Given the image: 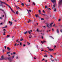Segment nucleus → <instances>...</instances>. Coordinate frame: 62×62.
Listing matches in <instances>:
<instances>
[{
	"label": "nucleus",
	"mask_w": 62,
	"mask_h": 62,
	"mask_svg": "<svg viewBox=\"0 0 62 62\" xmlns=\"http://www.w3.org/2000/svg\"><path fill=\"white\" fill-rule=\"evenodd\" d=\"M51 1L54 4V5H53V8L52 7V8L53 9H54V11L55 12L56 11V8H55V6L56 5V4L55 3V0H51Z\"/></svg>",
	"instance_id": "1"
},
{
	"label": "nucleus",
	"mask_w": 62,
	"mask_h": 62,
	"mask_svg": "<svg viewBox=\"0 0 62 62\" xmlns=\"http://www.w3.org/2000/svg\"><path fill=\"white\" fill-rule=\"evenodd\" d=\"M53 23H51V24H50V25H49V24L48 23H46V27H48V28H51L50 27H52V24H53Z\"/></svg>",
	"instance_id": "2"
},
{
	"label": "nucleus",
	"mask_w": 62,
	"mask_h": 62,
	"mask_svg": "<svg viewBox=\"0 0 62 62\" xmlns=\"http://www.w3.org/2000/svg\"><path fill=\"white\" fill-rule=\"evenodd\" d=\"M62 0H60L59 1V5L62 6Z\"/></svg>",
	"instance_id": "3"
},
{
	"label": "nucleus",
	"mask_w": 62,
	"mask_h": 62,
	"mask_svg": "<svg viewBox=\"0 0 62 62\" xmlns=\"http://www.w3.org/2000/svg\"><path fill=\"white\" fill-rule=\"evenodd\" d=\"M0 2L1 3V4H0V6H2L3 5L2 4L3 3V4H5V5H6V4H7V3H6L4 2H2L0 0Z\"/></svg>",
	"instance_id": "4"
},
{
	"label": "nucleus",
	"mask_w": 62,
	"mask_h": 62,
	"mask_svg": "<svg viewBox=\"0 0 62 62\" xmlns=\"http://www.w3.org/2000/svg\"><path fill=\"white\" fill-rule=\"evenodd\" d=\"M1 60H6L7 59V58H4V56H2L1 57V59H0Z\"/></svg>",
	"instance_id": "5"
},
{
	"label": "nucleus",
	"mask_w": 62,
	"mask_h": 62,
	"mask_svg": "<svg viewBox=\"0 0 62 62\" xmlns=\"http://www.w3.org/2000/svg\"><path fill=\"white\" fill-rule=\"evenodd\" d=\"M56 32L57 33H58V34H59V30L58 29H57L56 30Z\"/></svg>",
	"instance_id": "6"
},
{
	"label": "nucleus",
	"mask_w": 62,
	"mask_h": 62,
	"mask_svg": "<svg viewBox=\"0 0 62 62\" xmlns=\"http://www.w3.org/2000/svg\"><path fill=\"white\" fill-rule=\"evenodd\" d=\"M6 5H7V6H8V7H9V8H10V9H11V8L8 5V4H6Z\"/></svg>",
	"instance_id": "7"
},
{
	"label": "nucleus",
	"mask_w": 62,
	"mask_h": 62,
	"mask_svg": "<svg viewBox=\"0 0 62 62\" xmlns=\"http://www.w3.org/2000/svg\"><path fill=\"white\" fill-rule=\"evenodd\" d=\"M28 32L29 33V34H31V33H31V32L30 31H28Z\"/></svg>",
	"instance_id": "8"
},
{
	"label": "nucleus",
	"mask_w": 62,
	"mask_h": 62,
	"mask_svg": "<svg viewBox=\"0 0 62 62\" xmlns=\"http://www.w3.org/2000/svg\"><path fill=\"white\" fill-rule=\"evenodd\" d=\"M8 60H11V59H12L10 57H8Z\"/></svg>",
	"instance_id": "9"
},
{
	"label": "nucleus",
	"mask_w": 62,
	"mask_h": 62,
	"mask_svg": "<svg viewBox=\"0 0 62 62\" xmlns=\"http://www.w3.org/2000/svg\"><path fill=\"white\" fill-rule=\"evenodd\" d=\"M48 49L50 51H53L54 50L53 49H51V48H48Z\"/></svg>",
	"instance_id": "10"
},
{
	"label": "nucleus",
	"mask_w": 62,
	"mask_h": 62,
	"mask_svg": "<svg viewBox=\"0 0 62 62\" xmlns=\"http://www.w3.org/2000/svg\"><path fill=\"white\" fill-rule=\"evenodd\" d=\"M9 23H10V25H12V22H11L10 21H9Z\"/></svg>",
	"instance_id": "11"
},
{
	"label": "nucleus",
	"mask_w": 62,
	"mask_h": 62,
	"mask_svg": "<svg viewBox=\"0 0 62 62\" xmlns=\"http://www.w3.org/2000/svg\"><path fill=\"white\" fill-rule=\"evenodd\" d=\"M16 8H17V9H20V10H21V8H19V7H17L16 6Z\"/></svg>",
	"instance_id": "12"
},
{
	"label": "nucleus",
	"mask_w": 62,
	"mask_h": 62,
	"mask_svg": "<svg viewBox=\"0 0 62 62\" xmlns=\"http://www.w3.org/2000/svg\"><path fill=\"white\" fill-rule=\"evenodd\" d=\"M39 14H41V11H40V10H39Z\"/></svg>",
	"instance_id": "13"
},
{
	"label": "nucleus",
	"mask_w": 62,
	"mask_h": 62,
	"mask_svg": "<svg viewBox=\"0 0 62 62\" xmlns=\"http://www.w3.org/2000/svg\"><path fill=\"white\" fill-rule=\"evenodd\" d=\"M27 10V11L28 12V13L29 14V11H30V12H31V11L30 10H29V11H28V10Z\"/></svg>",
	"instance_id": "14"
},
{
	"label": "nucleus",
	"mask_w": 62,
	"mask_h": 62,
	"mask_svg": "<svg viewBox=\"0 0 62 62\" xmlns=\"http://www.w3.org/2000/svg\"><path fill=\"white\" fill-rule=\"evenodd\" d=\"M23 38H21L20 39V41H23Z\"/></svg>",
	"instance_id": "15"
},
{
	"label": "nucleus",
	"mask_w": 62,
	"mask_h": 62,
	"mask_svg": "<svg viewBox=\"0 0 62 62\" xmlns=\"http://www.w3.org/2000/svg\"><path fill=\"white\" fill-rule=\"evenodd\" d=\"M10 37V35H8L7 36V38H9V37Z\"/></svg>",
	"instance_id": "16"
},
{
	"label": "nucleus",
	"mask_w": 62,
	"mask_h": 62,
	"mask_svg": "<svg viewBox=\"0 0 62 62\" xmlns=\"http://www.w3.org/2000/svg\"><path fill=\"white\" fill-rule=\"evenodd\" d=\"M41 42L42 43V44H43V43L44 42H46V41H44L43 42L41 41Z\"/></svg>",
	"instance_id": "17"
},
{
	"label": "nucleus",
	"mask_w": 62,
	"mask_h": 62,
	"mask_svg": "<svg viewBox=\"0 0 62 62\" xmlns=\"http://www.w3.org/2000/svg\"><path fill=\"white\" fill-rule=\"evenodd\" d=\"M28 32L27 31H26L25 32H24V34H27V33Z\"/></svg>",
	"instance_id": "18"
},
{
	"label": "nucleus",
	"mask_w": 62,
	"mask_h": 62,
	"mask_svg": "<svg viewBox=\"0 0 62 62\" xmlns=\"http://www.w3.org/2000/svg\"><path fill=\"white\" fill-rule=\"evenodd\" d=\"M35 16L36 17H39V16H38V15H35Z\"/></svg>",
	"instance_id": "19"
},
{
	"label": "nucleus",
	"mask_w": 62,
	"mask_h": 62,
	"mask_svg": "<svg viewBox=\"0 0 62 62\" xmlns=\"http://www.w3.org/2000/svg\"><path fill=\"white\" fill-rule=\"evenodd\" d=\"M16 14H18V11H17L16 12Z\"/></svg>",
	"instance_id": "20"
},
{
	"label": "nucleus",
	"mask_w": 62,
	"mask_h": 62,
	"mask_svg": "<svg viewBox=\"0 0 62 62\" xmlns=\"http://www.w3.org/2000/svg\"><path fill=\"white\" fill-rule=\"evenodd\" d=\"M46 8H48V7H47V6L46 5L45 6V8L46 9Z\"/></svg>",
	"instance_id": "21"
},
{
	"label": "nucleus",
	"mask_w": 62,
	"mask_h": 62,
	"mask_svg": "<svg viewBox=\"0 0 62 62\" xmlns=\"http://www.w3.org/2000/svg\"><path fill=\"white\" fill-rule=\"evenodd\" d=\"M14 58V56H12V58H11V59H13V58Z\"/></svg>",
	"instance_id": "22"
},
{
	"label": "nucleus",
	"mask_w": 62,
	"mask_h": 62,
	"mask_svg": "<svg viewBox=\"0 0 62 62\" xmlns=\"http://www.w3.org/2000/svg\"><path fill=\"white\" fill-rule=\"evenodd\" d=\"M31 21V20L30 19L29 20V21L28 22V23H29V22Z\"/></svg>",
	"instance_id": "23"
},
{
	"label": "nucleus",
	"mask_w": 62,
	"mask_h": 62,
	"mask_svg": "<svg viewBox=\"0 0 62 62\" xmlns=\"http://www.w3.org/2000/svg\"><path fill=\"white\" fill-rule=\"evenodd\" d=\"M49 37H50L51 38H52V39H54L53 38V37H52V36H50Z\"/></svg>",
	"instance_id": "24"
},
{
	"label": "nucleus",
	"mask_w": 62,
	"mask_h": 62,
	"mask_svg": "<svg viewBox=\"0 0 62 62\" xmlns=\"http://www.w3.org/2000/svg\"><path fill=\"white\" fill-rule=\"evenodd\" d=\"M7 27V26H6L5 27H2V28H6V27Z\"/></svg>",
	"instance_id": "25"
},
{
	"label": "nucleus",
	"mask_w": 62,
	"mask_h": 62,
	"mask_svg": "<svg viewBox=\"0 0 62 62\" xmlns=\"http://www.w3.org/2000/svg\"><path fill=\"white\" fill-rule=\"evenodd\" d=\"M21 5L22 6H24V4L23 3H21Z\"/></svg>",
	"instance_id": "26"
},
{
	"label": "nucleus",
	"mask_w": 62,
	"mask_h": 62,
	"mask_svg": "<svg viewBox=\"0 0 62 62\" xmlns=\"http://www.w3.org/2000/svg\"><path fill=\"white\" fill-rule=\"evenodd\" d=\"M3 31H4V33H5V31H6V30L5 29H4L3 30Z\"/></svg>",
	"instance_id": "27"
},
{
	"label": "nucleus",
	"mask_w": 62,
	"mask_h": 62,
	"mask_svg": "<svg viewBox=\"0 0 62 62\" xmlns=\"http://www.w3.org/2000/svg\"><path fill=\"white\" fill-rule=\"evenodd\" d=\"M7 49H8V50H10V48L9 47H7Z\"/></svg>",
	"instance_id": "28"
},
{
	"label": "nucleus",
	"mask_w": 62,
	"mask_h": 62,
	"mask_svg": "<svg viewBox=\"0 0 62 62\" xmlns=\"http://www.w3.org/2000/svg\"><path fill=\"white\" fill-rule=\"evenodd\" d=\"M44 57H47V55H45L44 56Z\"/></svg>",
	"instance_id": "29"
},
{
	"label": "nucleus",
	"mask_w": 62,
	"mask_h": 62,
	"mask_svg": "<svg viewBox=\"0 0 62 62\" xmlns=\"http://www.w3.org/2000/svg\"><path fill=\"white\" fill-rule=\"evenodd\" d=\"M38 30H39V29H37V30H36L37 32H39V31Z\"/></svg>",
	"instance_id": "30"
},
{
	"label": "nucleus",
	"mask_w": 62,
	"mask_h": 62,
	"mask_svg": "<svg viewBox=\"0 0 62 62\" xmlns=\"http://www.w3.org/2000/svg\"><path fill=\"white\" fill-rule=\"evenodd\" d=\"M36 58H37V57H34V59H36Z\"/></svg>",
	"instance_id": "31"
},
{
	"label": "nucleus",
	"mask_w": 62,
	"mask_h": 62,
	"mask_svg": "<svg viewBox=\"0 0 62 62\" xmlns=\"http://www.w3.org/2000/svg\"><path fill=\"white\" fill-rule=\"evenodd\" d=\"M10 52H8L7 53V54H9L10 53Z\"/></svg>",
	"instance_id": "32"
},
{
	"label": "nucleus",
	"mask_w": 62,
	"mask_h": 62,
	"mask_svg": "<svg viewBox=\"0 0 62 62\" xmlns=\"http://www.w3.org/2000/svg\"><path fill=\"white\" fill-rule=\"evenodd\" d=\"M33 4L34 6H35V3L34 2H33Z\"/></svg>",
	"instance_id": "33"
},
{
	"label": "nucleus",
	"mask_w": 62,
	"mask_h": 62,
	"mask_svg": "<svg viewBox=\"0 0 62 62\" xmlns=\"http://www.w3.org/2000/svg\"><path fill=\"white\" fill-rule=\"evenodd\" d=\"M43 28H44L45 29V28H46V27H45V26H43Z\"/></svg>",
	"instance_id": "34"
},
{
	"label": "nucleus",
	"mask_w": 62,
	"mask_h": 62,
	"mask_svg": "<svg viewBox=\"0 0 62 62\" xmlns=\"http://www.w3.org/2000/svg\"><path fill=\"white\" fill-rule=\"evenodd\" d=\"M41 34H42V35L43 36L44 35V33H41Z\"/></svg>",
	"instance_id": "35"
},
{
	"label": "nucleus",
	"mask_w": 62,
	"mask_h": 62,
	"mask_svg": "<svg viewBox=\"0 0 62 62\" xmlns=\"http://www.w3.org/2000/svg\"><path fill=\"white\" fill-rule=\"evenodd\" d=\"M60 31L62 33V29L60 30Z\"/></svg>",
	"instance_id": "36"
},
{
	"label": "nucleus",
	"mask_w": 62,
	"mask_h": 62,
	"mask_svg": "<svg viewBox=\"0 0 62 62\" xmlns=\"http://www.w3.org/2000/svg\"><path fill=\"white\" fill-rule=\"evenodd\" d=\"M13 54H16V53L15 52H14L13 53Z\"/></svg>",
	"instance_id": "37"
},
{
	"label": "nucleus",
	"mask_w": 62,
	"mask_h": 62,
	"mask_svg": "<svg viewBox=\"0 0 62 62\" xmlns=\"http://www.w3.org/2000/svg\"><path fill=\"white\" fill-rule=\"evenodd\" d=\"M41 20H44V19H43V18H41Z\"/></svg>",
	"instance_id": "38"
},
{
	"label": "nucleus",
	"mask_w": 62,
	"mask_h": 62,
	"mask_svg": "<svg viewBox=\"0 0 62 62\" xmlns=\"http://www.w3.org/2000/svg\"><path fill=\"white\" fill-rule=\"evenodd\" d=\"M16 45H17V43H16L15 45H14V46H16Z\"/></svg>",
	"instance_id": "39"
},
{
	"label": "nucleus",
	"mask_w": 62,
	"mask_h": 62,
	"mask_svg": "<svg viewBox=\"0 0 62 62\" xmlns=\"http://www.w3.org/2000/svg\"><path fill=\"white\" fill-rule=\"evenodd\" d=\"M0 19H3V18L2 17H0Z\"/></svg>",
	"instance_id": "40"
},
{
	"label": "nucleus",
	"mask_w": 62,
	"mask_h": 62,
	"mask_svg": "<svg viewBox=\"0 0 62 62\" xmlns=\"http://www.w3.org/2000/svg\"><path fill=\"white\" fill-rule=\"evenodd\" d=\"M43 12L44 13H45L44 10H43Z\"/></svg>",
	"instance_id": "41"
},
{
	"label": "nucleus",
	"mask_w": 62,
	"mask_h": 62,
	"mask_svg": "<svg viewBox=\"0 0 62 62\" xmlns=\"http://www.w3.org/2000/svg\"><path fill=\"white\" fill-rule=\"evenodd\" d=\"M16 42H18L19 41V39L17 40L16 41Z\"/></svg>",
	"instance_id": "42"
},
{
	"label": "nucleus",
	"mask_w": 62,
	"mask_h": 62,
	"mask_svg": "<svg viewBox=\"0 0 62 62\" xmlns=\"http://www.w3.org/2000/svg\"><path fill=\"white\" fill-rule=\"evenodd\" d=\"M47 9H50V10H51V9H50V8H47Z\"/></svg>",
	"instance_id": "43"
},
{
	"label": "nucleus",
	"mask_w": 62,
	"mask_h": 62,
	"mask_svg": "<svg viewBox=\"0 0 62 62\" xmlns=\"http://www.w3.org/2000/svg\"><path fill=\"white\" fill-rule=\"evenodd\" d=\"M60 20H61V19H60L58 20V21H60Z\"/></svg>",
	"instance_id": "44"
},
{
	"label": "nucleus",
	"mask_w": 62,
	"mask_h": 62,
	"mask_svg": "<svg viewBox=\"0 0 62 62\" xmlns=\"http://www.w3.org/2000/svg\"><path fill=\"white\" fill-rule=\"evenodd\" d=\"M41 38L42 39H43V37L42 36L41 37Z\"/></svg>",
	"instance_id": "45"
},
{
	"label": "nucleus",
	"mask_w": 62,
	"mask_h": 62,
	"mask_svg": "<svg viewBox=\"0 0 62 62\" xmlns=\"http://www.w3.org/2000/svg\"><path fill=\"white\" fill-rule=\"evenodd\" d=\"M26 6L27 7H28V6H29V5H28L26 4Z\"/></svg>",
	"instance_id": "46"
},
{
	"label": "nucleus",
	"mask_w": 62,
	"mask_h": 62,
	"mask_svg": "<svg viewBox=\"0 0 62 62\" xmlns=\"http://www.w3.org/2000/svg\"><path fill=\"white\" fill-rule=\"evenodd\" d=\"M54 59V60H55L56 61V62L57 61V60L56 59Z\"/></svg>",
	"instance_id": "47"
},
{
	"label": "nucleus",
	"mask_w": 62,
	"mask_h": 62,
	"mask_svg": "<svg viewBox=\"0 0 62 62\" xmlns=\"http://www.w3.org/2000/svg\"><path fill=\"white\" fill-rule=\"evenodd\" d=\"M48 52V51H46V50H45V52H46H46Z\"/></svg>",
	"instance_id": "48"
},
{
	"label": "nucleus",
	"mask_w": 62,
	"mask_h": 62,
	"mask_svg": "<svg viewBox=\"0 0 62 62\" xmlns=\"http://www.w3.org/2000/svg\"><path fill=\"white\" fill-rule=\"evenodd\" d=\"M25 46V45L24 44L23 45V47H24Z\"/></svg>",
	"instance_id": "49"
},
{
	"label": "nucleus",
	"mask_w": 62,
	"mask_h": 62,
	"mask_svg": "<svg viewBox=\"0 0 62 62\" xmlns=\"http://www.w3.org/2000/svg\"><path fill=\"white\" fill-rule=\"evenodd\" d=\"M0 10H1L2 11H4V10L2 9H0Z\"/></svg>",
	"instance_id": "50"
},
{
	"label": "nucleus",
	"mask_w": 62,
	"mask_h": 62,
	"mask_svg": "<svg viewBox=\"0 0 62 62\" xmlns=\"http://www.w3.org/2000/svg\"><path fill=\"white\" fill-rule=\"evenodd\" d=\"M3 35H6V34H5V33H3Z\"/></svg>",
	"instance_id": "51"
},
{
	"label": "nucleus",
	"mask_w": 62,
	"mask_h": 62,
	"mask_svg": "<svg viewBox=\"0 0 62 62\" xmlns=\"http://www.w3.org/2000/svg\"><path fill=\"white\" fill-rule=\"evenodd\" d=\"M20 45H22V43L20 42Z\"/></svg>",
	"instance_id": "52"
},
{
	"label": "nucleus",
	"mask_w": 62,
	"mask_h": 62,
	"mask_svg": "<svg viewBox=\"0 0 62 62\" xmlns=\"http://www.w3.org/2000/svg\"><path fill=\"white\" fill-rule=\"evenodd\" d=\"M11 11H12V12H13V10H12V9H11Z\"/></svg>",
	"instance_id": "53"
},
{
	"label": "nucleus",
	"mask_w": 62,
	"mask_h": 62,
	"mask_svg": "<svg viewBox=\"0 0 62 62\" xmlns=\"http://www.w3.org/2000/svg\"><path fill=\"white\" fill-rule=\"evenodd\" d=\"M4 47H5V49H6V46H4Z\"/></svg>",
	"instance_id": "54"
},
{
	"label": "nucleus",
	"mask_w": 62,
	"mask_h": 62,
	"mask_svg": "<svg viewBox=\"0 0 62 62\" xmlns=\"http://www.w3.org/2000/svg\"><path fill=\"white\" fill-rule=\"evenodd\" d=\"M42 61H43V60H44V59H43L42 60Z\"/></svg>",
	"instance_id": "55"
},
{
	"label": "nucleus",
	"mask_w": 62,
	"mask_h": 62,
	"mask_svg": "<svg viewBox=\"0 0 62 62\" xmlns=\"http://www.w3.org/2000/svg\"><path fill=\"white\" fill-rule=\"evenodd\" d=\"M56 53H56H56H54V55H55V54H56Z\"/></svg>",
	"instance_id": "56"
},
{
	"label": "nucleus",
	"mask_w": 62,
	"mask_h": 62,
	"mask_svg": "<svg viewBox=\"0 0 62 62\" xmlns=\"http://www.w3.org/2000/svg\"><path fill=\"white\" fill-rule=\"evenodd\" d=\"M30 34V37H32V35H31V34Z\"/></svg>",
	"instance_id": "57"
},
{
	"label": "nucleus",
	"mask_w": 62,
	"mask_h": 62,
	"mask_svg": "<svg viewBox=\"0 0 62 62\" xmlns=\"http://www.w3.org/2000/svg\"><path fill=\"white\" fill-rule=\"evenodd\" d=\"M29 38H30V39H31V36H29Z\"/></svg>",
	"instance_id": "58"
},
{
	"label": "nucleus",
	"mask_w": 62,
	"mask_h": 62,
	"mask_svg": "<svg viewBox=\"0 0 62 62\" xmlns=\"http://www.w3.org/2000/svg\"><path fill=\"white\" fill-rule=\"evenodd\" d=\"M16 59H18V57L17 56L16 57Z\"/></svg>",
	"instance_id": "59"
},
{
	"label": "nucleus",
	"mask_w": 62,
	"mask_h": 62,
	"mask_svg": "<svg viewBox=\"0 0 62 62\" xmlns=\"http://www.w3.org/2000/svg\"><path fill=\"white\" fill-rule=\"evenodd\" d=\"M50 56H51V57H53V56H52V55H50Z\"/></svg>",
	"instance_id": "60"
},
{
	"label": "nucleus",
	"mask_w": 62,
	"mask_h": 62,
	"mask_svg": "<svg viewBox=\"0 0 62 62\" xmlns=\"http://www.w3.org/2000/svg\"><path fill=\"white\" fill-rule=\"evenodd\" d=\"M36 47L37 48H38V46L37 45V46H36Z\"/></svg>",
	"instance_id": "61"
},
{
	"label": "nucleus",
	"mask_w": 62,
	"mask_h": 62,
	"mask_svg": "<svg viewBox=\"0 0 62 62\" xmlns=\"http://www.w3.org/2000/svg\"><path fill=\"white\" fill-rule=\"evenodd\" d=\"M47 62V60L45 61V62Z\"/></svg>",
	"instance_id": "62"
},
{
	"label": "nucleus",
	"mask_w": 62,
	"mask_h": 62,
	"mask_svg": "<svg viewBox=\"0 0 62 62\" xmlns=\"http://www.w3.org/2000/svg\"><path fill=\"white\" fill-rule=\"evenodd\" d=\"M30 31L31 32H32V31H32V30H30Z\"/></svg>",
	"instance_id": "63"
},
{
	"label": "nucleus",
	"mask_w": 62,
	"mask_h": 62,
	"mask_svg": "<svg viewBox=\"0 0 62 62\" xmlns=\"http://www.w3.org/2000/svg\"><path fill=\"white\" fill-rule=\"evenodd\" d=\"M54 61V60H52V61Z\"/></svg>",
	"instance_id": "64"
}]
</instances>
